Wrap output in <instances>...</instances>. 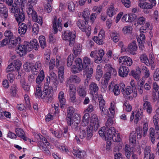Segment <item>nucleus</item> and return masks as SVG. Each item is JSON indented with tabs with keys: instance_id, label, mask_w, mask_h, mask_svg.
Returning <instances> with one entry per match:
<instances>
[{
	"instance_id": "nucleus-26",
	"label": "nucleus",
	"mask_w": 159,
	"mask_h": 159,
	"mask_svg": "<svg viewBox=\"0 0 159 159\" xmlns=\"http://www.w3.org/2000/svg\"><path fill=\"white\" fill-rule=\"evenodd\" d=\"M104 51L102 49H100L98 50V54L95 55L94 61L95 63H99L101 62L102 58L104 55Z\"/></svg>"
},
{
	"instance_id": "nucleus-63",
	"label": "nucleus",
	"mask_w": 159,
	"mask_h": 159,
	"mask_svg": "<svg viewBox=\"0 0 159 159\" xmlns=\"http://www.w3.org/2000/svg\"><path fill=\"white\" fill-rule=\"evenodd\" d=\"M100 110L101 111V115L102 116H105L106 115H107V113L108 112V109L107 107L106 106L99 108Z\"/></svg>"
},
{
	"instance_id": "nucleus-34",
	"label": "nucleus",
	"mask_w": 159,
	"mask_h": 159,
	"mask_svg": "<svg viewBox=\"0 0 159 159\" xmlns=\"http://www.w3.org/2000/svg\"><path fill=\"white\" fill-rule=\"evenodd\" d=\"M79 125V124H78L77 126V127L78 128V129L76 130L75 129H72L74 130L75 131H77V133L79 134V135L80 138L81 139H83L86 136V132L85 130L81 129V128L80 127V126H78Z\"/></svg>"
},
{
	"instance_id": "nucleus-5",
	"label": "nucleus",
	"mask_w": 159,
	"mask_h": 159,
	"mask_svg": "<svg viewBox=\"0 0 159 159\" xmlns=\"http://www.w3.org/2000/svg\"><path fill=\"white\" fill-rule=\"evenodd\" d=\"M62 39L63 40H67L69 42V45L72 46L75 42V35L73 34L69 30H66L63 33Z\"/></svg>"
},
{
	"instance_id": "nucleus-7",
	"label": "nucleus",
	"mask_w": 159,
	"mask_h": 159,
	"mask_svg": "<svg viewBox=\"0 0 159 159\" xmlns=\"http://www.w3.org/2000/svg\"><path fill=\"white\" fill-rule=\"evenodd\" d=\"M88 23L85 21L80 19L77 21L76 24L82 31L85 32L87 34H89L90 33L91 28L90 26L88 25Z\"/></svg>"
},
{
	"instance_id": "nucleus-64",
	"label": "nucleus",
	"mask_w": 159,
	"mask_h": 159,
	"mask_svg": "<svg viewBox=\"0 0 159 159\" xmlns=\"http://www.w3.org/2000/svg\"><path fill=\"white\" fill-rule=\"evenodd\" d=\"M32 67L30 64L28 62H26L23 65V68L26 72H29Z\"/></svg>"
},
{
	"instance_id": "nucleus-43",
	"label": "nucleus",
	"mask_w": 159,
	"mask_h": 159,
	"mask_svg": "<svg viewBox=\"0 0 159 159\" xmlns=\"http://www.w3.org/2000/svg\"><path fill=\"white\" fill-rule=\"evenodd\" d=\"M73 53L76 56L80 54L81 51V48L80 44L75 46L73 49Z\"/></svg>"
},
{
	"instance_id": "nucleus-20",
	"label": "nucleus",
	"mask_w": 159,
	"mask_h": 159,
	"mask_svg": "<svg viewBox=\"0 0 159 159\" xmlns=\"http://www.w3.org/2000/svg\"><path fill=\"white\" fill-rule=\"evenodd\" d=\"M0 15L5 19L8 16V10L4 3H0Z\"/></svg>"
},
{
	"instance_id": "nucleus-45",
	"label": "nucleus",
	"mask_w": 159,
	"mask_h": 159,
	"mask_svg": "<svg viewBox=\"0 0 159 159\" xmlns=\"http://www.w3.org/2000/svg\"><path fill=\"white\" fill-rule=\"evenodd\" d=\"M153 120L155 125V129L156 130H159V124L158 123L159 118L158 116L155 115L153 116Z\"/></svg>"
},
{
	"instance_id": "nucleus-38",
	"label": "nucleus",
	"mask_w": 159,
	"mask_h": 159,
	"mask_svg": "<svg viewBox=\"0 0 159 159\" xmlns=\"http://www.w3.org/2000/svg\"><path fill=\"white\" fill-rule=\"evenodd\" d=\"M103 74V72L100 66L99 65L97 66L96 69V78L97 80L99 81L100 79L102 77Z\"/></svg>"
},
{
	"instance_id": "nucleus-50",
	"label": "nucleus",
	"mask_w": 159,
	"mask_h": 159,
	"mask_svg": "<svg viewBox=\"0 0 159 159\" xmlns=\"http://www.w3.org/2000/svg\"><path fill=\"white\" fill-rule=\"evenodd\" d=\"M20 39L16 38L15 37H14L13 39H11L9 40V42L11 43V44H12V47H14L17 44H20Z\"/></svg>"
},
{
	"instance_id": "nucleus-31",
	"label": "nucleus",
	"mask_w": 159,
	"mask_h": 159,
	"mask_svg": "<svg viewBox=\"0 0 159 159\" xmlns=\"http://www.w3.org/2000/svg\"><path fill=\"white\" fill-rule=\"evenodd\" d=\"M141 73L140 69L138 67L136 69V71L134 70H132L129 74L132 75L135 79L138 80L140 78V75Z\"/></svg>"
},
{
	"instance_id": "nucleus-41",
	"label": "nucleus",
	"mask_w": 159,
	"mask_h": 159,
	"mask_svg": "<svg viewBox=\"0 0 159 159\" xmlns=\"http://www.w3.org/2000/svg\"><path fill=\"white\" fill-rule=\"evenodd\" d=\"M20 83L25 91H29L30 87L28 85L26 84V83L24 79L22 78L20 79Z\"/></svg>"
},
{
	"instance_id": "nucleus-60",
	"label": "nucleus",
	"mask_w": 159,
	"mask_h": 159,
	"mask_svg": "<svg viewBox=\"0 0 159 159\" xmlns=\"http://www.w3.org/2000/svg\"><path fill=\"white\" fill-rule=\"evenodd\" d=\"M148 129V123L145 122L143 127V136L145 137L147 135Z\"/></svg>"
},
{
	"instance_id": "nucleus-33",
	"label": "nucleus",
	"mask_w": 159,
	"mask_h": 159,
	"mask_svg": "<svg viewBox=\"0 0 159 159\" xmlns=\"http://www.w3.org/2000/svg\"><path fill=\"white\" fill-rule=\"evenodd\" d=\"M94 127L92 125H89L87 130L86 139L90 140L93 135Z\"/></svg>"
},
{
	"instance_id": "nucleus-54",
	"label": "nucleus",
	"mask_w": 159,
	"mask_h": 159,
	"mask_svg": "<svg viewBox=\"0 0 159 159\" xmlns=\"http://www.w3.org/2000/svg\"><path fill=\"white\" fill-rule=\"evenodd\" d=\"M27 12L29 16H32L34 15H35L36 12L34 10L32 6H30L27 9Z\"/></svg>"
},
{
	"instance_id": "nucleus-46",
	"label": "nucleus",
	"mask_w": 159,
	"mask_h": 159,
	"mask_svg": "<svg viewBox=\"0 0 159 159\" xmlns=\"http://www.w3.org/2000/svg\"><path fill=\"white\" fill-rule=\"evenodd\" d=\"M93 74V73H92L90 74V75L89 74V73H85V74L86 75L87 79L85 80L84 82V86L83 87L84 88L86 89V87L88 86L89 80L92 76Z\"/></svg>"
},
{
	"instance_id": "nucleus-13",
	"label": "nucleus",
	"mask_w": 159,
	"mask_h": 159,
	"mask_svg": "<svg viewBox=\"0 0 159 159\" xmlns=\"http://www.w3.org/2000/svg\"><path fill=\"white\" fill-rule=\"evenodd\" d=\"M82 61L80 58H76L74 61L72 67L74 69L77 68L79 71L83 70V66Z\"/></svg>"
},
{
	"instance_id": "nucleus-17",
	"label": "nucleus",
	"mask_w": 159,
	"mask_h": 159,
	"mask_svg": "<svg viewBox=\"0 0 159 159\" xmlns=\"http://www.w3.org/2000/svg\"><path fill=\"white\" fill-rule=\"evenodd\" d=\"M129 71V69L126 66H122L119 67L118 70L119 75L121 77H126Z\"/></svg>"
},
{
	"instance_id": "nucleus-21",
	"label": "nucleus",
	"mask_w": 159,
	"mask_h": 159,
	"mask_svg": "<svg viewBox=\"0 0 159 159\" xmlns=\"http://www.w3.org/2000/svg\"><path fill=\"white\" fill-rule=\"evenodd\" d=\"M89 89L92 95H97L99 90V87L95 82H92L89 85Z\"/></svg>"
},
{
	"instance_id": "nucleus-15",
	"label": "nucleus",
	"mask_w": 159,
	"mask_h": 159,
	"mask_svg": "<svg viewBox=\"0 0 159 159\" xmlns=\"http://www.w3.org/2000/svg\"><path fill=\"white\" fill-rule=\"evenodd\" d=\"M70 101L71 102L78 105L82 101V99L80 97L77 100L76 99L75 91H70L69 93Z\"/></svg>"
},
{
	"instance_id": "nucleus-9",
	"label": "nucleus",
	"mask_w": 159,
	"mask_h": 159,
	"mask_svg": "<svg viewBox=\"0 0 159 159\" xmlns=\"http://www.w3.org/2000/svg\"><path fill=\"white\" fill-rule=\"evenodd\" d=\"M61 19L60 18L58 19L56 16H55L52 21L53 30L54 34L57 33L58 30L61 31L62 30V24L61 23Z\"/></svg>"
},
{
	"instance_id": "nucleus-8",
	"label": "nucleus",
	"mask_w": 159,
	"mask_h": 159,
	"mask_svg": "<svg viewBox=\"0 0 159 159\" xmlns=\"http://www.w3.org/2000/svg\"><path fill=\"white\" fill-rule=\"evenodd\" d=\"M32 26L31 24L30 21L26 23H22L19 26L18 32L21 36L23 37L26 33L28 29H30Z\"/></svg>"
},
{
	"instance_id": "nucleus-6",
	"label": "nucleus",
	"mask_w": 159,
	"mask_h": 159,
	"mask_svg": "<svg viewBox=\"0 0 159 159\" xmlns=\"http://www.w3.org/2000/svg\"><path fill=\"white\" fill-rule=\"evenodd\" d=\"M83 72L88 73L90 75V74L93 73V69L92 67L90 66L92 64L90 59L87 57H84L83 59Z\"/></svg>"
},
{
	"instance_id": "nucleus-62",
	"label": "nucleus",
	"mask_w": 159,
	"mask_h": 159,
	"mask_svg": "<svg viewBox=\"0 0 159 159\" xmlns=\"http://www.w3.org/2000/svg\"><path fill=\"white\" fill-rule=\"evenodd\" d=\"M137 21L138 24L140 25H143L145 23L146 19L144 17L141 16L137 18Z\"/></svg>"
},
{
	"instance_id": "nucleus-61",
	"label": "nucleus",
	"mask_w": 159,
	"mask_h": 159,
	"mask_svg": "<svg viewBox=\"0 0 159 159\" xmlns=\"http://www.w3.org/2000/svg\"><path fill=\"white\" fill-rule=\"evenodd\" d=\"M153 78L156 81H159V68H157L155 70L153 75Z\"/></svg>"
},
{
	"instance_id": "nucleus-48",
	"label": "nucleus",
	"mask_w": 159,
	"mask_h": 159,
	"mask_svg": "<svg viewBox=\"0 0 159 159\" xmlns=\"http://www.w3.org/2000/svg\"><path fill=\"white\" fill-rule=\"evenodd\" d=\"M35 15H34L31 16L32 20L34 21L38 22V23L42 25L43 21L41 17L40 16H38L36 12Z\"/></svg>"
},
{
	"instance_id": "nucleus-52",
	"label": "nucleus",
	"mask_w": 159,
	"mask_h": 159,
	"mask_svg": "<svg viewBox=\"0 0 159 159\" xmlns=\"http://www.w3.org/2000/svg\"><path fill=\"white\" fill-rule=\"evenodd\" d=\"M82 17L85 21L88 22L89 20L90 13L88 10L84 11L82 13Z\"/></svg>"
},
{
	"instance_id": "nucleus-44",
	"label": "nucleus",
	"mask_w": 159,
	"mask_h": 159,
	"mask_svg": "<svg viewBox=\"0 0 159 159\" xmlns=\"http://www.w3.org/2000/svg\"><path fill=\"white\" fill-rule=\"evenodd\" d=\"M136 133L133 131L130 133L129 136V142L133 144H134L136 142Z\"/></svg>"
},
{
	"instance_id": "nucleus-4",
	"label": "nucleus",
	"mask_w": 159,
	"mask_h": 159,
	"mask_svg": "<svg viewBox=\"0 0 159 159\" xmlns=\"http://www.w3.org/2000/svg\"><path fill=\"white\" fill-rule=\"evenodd\" d=\"M10 11L14 14L15 19L18 23L20 24L24 21L25 18V15L22 9L20 10L18 7L13 5Z\"/></svg>"
},
{
	"instance_id": "nucleus-11",
	"label": "nucleus",
	"mask_w": 159,
	"mask_h": 159,
	"mask_svg": "<svg viewBox=\"0 0 159 159\" xmlns=\"http://www.w3.org/2000/svg\"><path fill=\"white\" fill-rule=\"evenodd\" d=\"M49 82L47 81V82L45 83L43 90L46 92L48 94L46 97V98L48 100H52V96L53 95V91L51 89L52 88L49 86Z\"/></svg>"
},
{
	"instance_id": "nucleus-25",
	"label": "nucleus",
	"mask_w": 159,
	"mask_h": 159,
	"mask_svg": "<svg viewBox=\"0 0 159 159\" xmlns=\"http://www.w3.org/2000/svg\"><path fill=\"white\" fill-rule=\"evenodd\" d=\"M73 153L80 159H83L86 156V152L84 151H79L73 149Z\"/></svg>"
},
{
	"instance_id": "nucleus-35",
	"label": "nucleus",
	"mask_w": 159,
	"mask_h": 159,
	"mask_svg": "<svg viewBox=\"0 0 159 159\" xmlns=\"http://www.w3.org/2000/svg\"><path fill=\"white\" fill-rule=\"evenodd\" d=\"M64 67L61 66L58 69V79L60 83H62L64 80Z\"/></svg>"
},
{
	"instance_id": "nucleus-47",
	"label": "nucleus",
	"mask_w": 159,
	"mask_h": 159,
	"mask_svg": "<svg viewBox=\"0 0 159 159\" xmlns=\"http://www.w3.org/2000/svg\"><path fill=\"white\" fill-rule=\"evenodd\" d=\"M74 57L73 54H70L67 58V65L68 67L72 66L74 62Z\"/></svg>"
},
{
	"instance_id": "nucleus-36",
	"label": "nucleus",
	"mask_w": 159,
	"mask_h": 159,
	"mask_svg": "<svg viewBox=\"0 0 159 159\" xmlns=\"http://www.w3.org/2000/svg\"><path fill=\"white\" fill-rule=\"evenodd\" d=\"M149 134L150 139L153 143H154L155 139L156 137V134L155 133L154 129L151 127L149 129Z\"/></svg>"
},
{
	"instance_id": "nucleus-18",
	"label": "nucleus",
	"mask_w": 159,
	"mask_h": 159,
	"mask_svg": "<svg viewBox=\"0 0 159 159\" xmlns=\"http://www.w3.org/2000/svg\"><path fill=\"white\" fill-rule=\"evenodd\" d=\"M91 124L89 125H92L94 130H97L99 127L98 120L96 115H93L91 117Z\"/></svg>"
},
{
	"instance_id": "nucleus-1",
	"label": "nucleus",
	"mask_w": 159,
	"mask_h": 159,
	"mask_svg": "<svg viewBox=\"0 0 159 159\" xmlns=\"http://www.w3.org/2000/svg\"><path fill=\"white\" fill-rule=\"evenodd\" d=\"M45 78L44 72L43 70H41L38 74L36 79V82L37 84L36 89V91L34 94L36 98H41L42 99H45L47 102L51 101L52 100H48L46 98L48 94L44 90L42 92L41 87L42 85V82Z\"/></svg>"
},
{
	"instance_id": "nucleus-40",
	"label": "nucleus",
	"mask_w": 159,
	"mask_h": 159,
	"mask_svg": "<svg viewBox=\"0 0 159 159\" xmlns=\"http://www.w3.org/2000/svg\"><path fill=\"white\" fill-rule=\"evenodd\" d=\"M17 85L16 84H13L11 86L10 89V93L11 96L12 97L16 96L17 91Z\"/></svg>"
},
{
	"instance_id": "nucleus-59",
	"label": "nucleus",
	"mask_w": 159,
	"mask_h": 159,
	"mask_svg": "<svg viewBox=\"0 0 159 159\" xmlns=\"http://www.w3.org/2000/svg\"><path fill=\"white\" fill-rule=\"evenodd\" d=\"M123 107L125 108L126 110L128 112L131 111L132 110V107L127 101L125 102L123 105Z\"/></svg>"
},
{
	"instance_id": "nucleus-27",
	"label": "nucleus",
	"mask_w": 159,
	"mask_h": 159,
	"mask_svg": "<svg viewBox=\"0 0 159 159\" xmlns=\"http://www.w3.org/2000/svg\"><path fill=\"white\" fill-rule=\"evenodd\" d=\"M77 91L78 94L82 99V98H84L86 95V89L83 87L82 85H79L77 88Z\"/></svg>"
},
{
	"instance_id": "nucleus-12",
	"label": "nucleus",
	"mask_w": 159,
	"mask_h": 159,
	"mask_svg": "<svg viewBox=\"0 0 159 159\" xmlns=\"http://www.w3.org/2000/svg\"><path fill=\"white\" fill-rule=\"evenodd\" d=\"M119 63H122V64L128 66H131L133 63L132 59L130 57L126 56L120 57L119 59Z\"/></svg>"
},
{
	"instance_id": "nucleus-28",
	"label": "nucleus",
	"mask_w": 159,
	"mask_h": 159,
	"mask_svg": "<svg viewBox=\"0 0 159 159\" xmlns=\"http://www.w3.org/2000/svg\"><path fill=\"white\" fill-rule=\"evenodd\" d=\"M143 110H146L148 114H151L152 111L151 103L148 101H145L143 105Z\"/></svg>"
},
{
	"instance_id": "nucleus-55",
	"label": "nucleus",
	"mask_w": 159,
	"mask_h": 159,
	"mask_svg": "<svg viewBox=\"0 0 159 159\" xmlns=\"http://www.w3.org/2000/svg\"><path fill=\"white\" fill-rule=\"evenodd\" d=\"M41 65L40 62L39 61L35 63L34 66H32L31 70L34 71L38 72V71L37 70V71L36 70L39 69L41 70Z\"/></svg>"
},
{
	"instance_id": "nucleus-24",
	"label": "nucleus",
	"mask_w": 159,
	"mask_h": 159,
	"mask_svg": "<svg viewBox=\"0 0 159 159\" xmlns=\"http://www.w3.org/2000/svg\"><path fill=\"white\" fill-rule=\"evenodd\" d=\"M150 148L147 146L144 150V159H154V154L150 153Z\"/></svg>"
},
{
	"instance_id": "nucleus-30",
	"label": "nucleus",
	"mask_w": 159,
	"mask_h": 159,
	"mask_svg": "<svg viewBox=\"0 0 159 159\" xmlns=\"http://www.w3.org/2000/svg\"><path fill=\"white\" fill-rule=\"evenodd\" d=\"M15 131L16 134L19 137L21 138L23 140L25 141H26L27 138L25 136V134L23 130L19 128L15 129Z\"/></svg>"
},
{
	"instance_id": "nucleus-2",
	"label": "nucleus",
	"mask_w": 159,
	"mask_h": 159,
	"mask_svg": "<svg viewBox=\"0 0 159 159\" xmlns=\"http://www.w3.org/2000/svg\"><path fill=\"white\" fill-rule=\"evenodd\" d=\"M39 47V45L37 40L34 39L31 41L30 43L27 44L19 45L18 48L21 53L20 55H23L25 54L26 52L30 51L33 49L36 50H37Z\"/></svg>"
},
{
	"instance_id": "nucleus-58",
	"label": "nucleus",
	"mask_w": 159,
	"mask_h": 159,
	"mask_svg": "<svg viewBox=\"0 0 159 159\" xmlns=\"http://www.w3.org/2000/svg\"><path fill=\"white\" fill-rule=\"evenodd\" d=\"M112 91L116 96L120 94V91L119 85L116 84H115L114 86L113 89H112Z\"/></svg>"
},
{
	"instance_id": "nucleus-14",
	"label": "nucleus",
	"mask_w": 159,
	"mask_h": 159,
	"mask_svg": "<svg viewBox=\"0 0 159 159\" xmlns=\"http://www.w3.org/2000/svg\"><path fill=\"white\" fill-rule=\"evenodd\" d=\"M120 86L121 91L124 95H129L133 92V89H132L131 87L127 86L125 88V85L124 83L120 84Z\"/></svg>"
},
{
	"instance_id": "nucleus-53",
	"label": "nucleus",
	"mask_w": 159,
	"mask_h": 159,
	"mask_svg": "<svg viewBox=\"0 0 159 159\" xmlns=\"http://www.w3.org/2000/svg\"><path fill=\"white\" fill-rule=\"evenodd\" d=\"M140 59L141 62L144 63L147 66H148L149 60L145 54L141 55L140 57Z\"/></svg>"
},
{
	"instance_id": "nucleus-23",
	"label": "nucleus",
	"mask_w": 159,
	"mask_h": 159,
	"mask_svg": "<svg viewBox=\"0 0 159 159\" xmlns=\"http://www.w3.org/2000/svg\"><path fill=\"white\" fill-rule=\"evenodd\" d=\"M137 49V46L135 41H133L132 43L129 44L128 47V51L131 54L134 55L135 52Z\"/></svg>"
},
{
	"instance_id": "nucleus-57",
	"label": "nucleus",
	"mask_w": 159,
	"mask_h": 159,
	"mask_svg": "<svg viewBox=\"0 0 159 159\" xmlns=\"http://www.w3.org/2000/svg\"><path fill=\"white\" fill-rule=\"evenodd\" d=\"M142 70L144 73V76L146 78H148L150 75L149 70L145 66H143L142 67Z\"/></svg>"
},
{
	"instance_id": "nucleus-39",
	"label": "nucleus",
	"mask_w": 159,
	"mask_h": 159,
	"mask_svg": "<svg viewBox=\"0 0 159 159\" xmlns=\"http://www.w3.org/2000/svg\"><path fill=\"white\" fill-rule=\"evenodd\" d=\"M103 38V36L100 33L99 34L98 37H94L93 38V40L97 43L99 45H102L103 42L102 39Z\"/></svg>"
},
{
	"instance_id": "nucleus-37",
	"label": "nucleus",
	"mask_w": 159,
	"mask_h": 159,
	"mask_svg": "<svg viewBox=\"0 0 159 159\" xmlns=\"http://www.w3.org/2000/svg\"><path fill=\"white\" fill-rule=\"evenodd\" d=\"M12 63L13 64V66L14 67L15 70L18 72L20 69L21 65V62L19 60L16 59Z\"/></svg>"
},
{
	"instance_id": "nucleus-49",
	"label": "nucleus",
	"mask_w": 159,
	"mask_h": 159,
	"mask_svg": "<svg viewBox=\"0 0 159 159\" xmlns=\"http://www.w3.org/2000/svg\"><path fill=\"white\" fill-rule=\"evenodd\" d=\"M112 103H111V108H108V113H107V116L109 117H111V118H114L115 114L114 108H113V107H112Z\"/></svg>"
},
{
	"instance_id": "nucleus-29",
	"label": "nucleus",
	"mask_w": 159,
	"mask_h": 159,
	"mask_svg": "<svg viewBox=\"0 0 159 159\" xmlns=\"http://www.w3.org/2000/svg\"><path fill=\"white\" fill-rule=\"evenodd\" d=\"M115 134H116L115 128L114 127H111L108 129L106 132V138L108 139L112 138V137L115 135Z\"/></svg>"
},
{
	"instance_id": "nucleus-42",
	"label": "nucleus",
	"mask_w": 159,
	"mask_h": 159,
	"mask_svg": "<svg viewBox=\"0 0 159 159\" xmlns=\"http://www.w3.org/2000/svg\"><path fill=\"white\" fill-rule=\"evenodd\" d=\"M40 45L41 48L44 49L46 46V39L44 36H40L39 38Z\"/></svg>"
},
{
	"instance_id": "nucleus-51",
	"label": "nucleus",
	"mask_w": 159,
	"mask_h": 159,
	"mask_svg": "<svg viewBox=\"0 0 159 159\" xmlns=\"http://www.w3.org/2000/svg\"><path fill=\"white\" fill-rule=\"evenodd\" d=\"M4 35L6 37L8 38L9 40L11 39H14V37L13 33L11 31L9 30H6L4 34Z\"/></svg>"
},
{
	"instance_id": "nucleus-22",
	"label": "nucleus",
	"mask_w": 159,
	"mask_h": 159,
	"mask_svg": "<svg viewBox=\"0 0 159 159\" xmlns=\"http://www.w3.org/2000/svg\"><path fill=\"white\" fill-rule=\"evenodd\" d=\"M58 98L60 107L62 109L66 103V100L65 98L64 93L63 91H61L59 92Z\"/></svg>"
},
{
	"instance_id": "nucleus-56",
	"label": "nucleus",
	"mask_w": 159,
	"mask_h": 159,
	"mask_svg": "<svg viewBox=\"0 0 159 159\" xmlns=\"http://www.w3.org/2000/svg\"><path fill=\"white\" fill-rule=\"evenodd\" d=\"M132 30V28L130 26H125L123 29V32L125 34H129L131 33Z\"/></svg>"
},
{
	"instance_id": "nucleus-19",
	"label": "nucleus",
	"mask_w": 159,
	"mask_h": 159,
	"mask_svg": "<svg viewBox=\"0 0 159 159\" xmlns=\"http://www.w3.org/2000/svg\"><path fill=\"white\" fill-rule=\"evenodd\" d=\"M146 0H139L138 6L140 8L143 9H152L153 6L150 3L145 2Z\"/></svg>"
},
{
	"instance_id": "nucleus-32",
	"label": "nucleus",
	"mask_w": 159,
	"mask_h": 159,
	"mask_svg": "<svg viewBox=\"0 0 159 159\" xmlns=\"http://www.w3.org/2000/svg\"><path fill=\"white\" fill-rule=\"evenodd\" d=\"M116 10L115 9L113 5H111L107 9V13L110 17H111L116 14Z\"/></svg>"
},
{
	"instance_id": "nucleus-3",
	"label": "nucleus",
	"mask_w": 159,
	"mask_h": 159,
	"mask_svg": "<svg viewBox=\"0 0 159 159\" xmlns=\"http://www.w3.org/2000/svg\"><path fill=\"white\" fill-rule=\"evenodd\" d=\"M74 112V109L72 107H70L67 109V116L66 118V120L68 125L71 126L72 129H75L77 130L78 129L77 127L78 124L80 123L79 120L77 119L74 116L72 119V116Z\"/></svg>"
},
{
	"instance_id": "nucleus-10",
	"label": "nucleus",
	"mask_w": 159,
	"mask_h": 159,
	"mask_svg": "<svg viewBox=\"0 0 159 159\" xmlns=\"http://www.w3.org/2000/svg\"><path fill=\"white\" fill-rule=\"evenodd\" d=\"M47 81L53 84L57 87L58 85V81L56 75L53 72H51L49 76L46 78Z\"/></svg>"
},
{
	"instance_id": "nucleus-16",
	"label": "nucleus",
	"mask_w": 159,
	"mask_h": 159,
	"mask_svg": "<svg viewBox=\"0 0 159 159\" xmlns=\"http://www.w3.org/2000/svg\"><path fill=\"white\" fill-rule=\"evenodd\" d=\"M81 81L80 78L75 75H72L68 79L66 82V85L67 87L68 86V85L73 82V83L79 84Z\"/></svg>"
}]
</instances>
